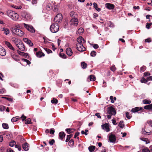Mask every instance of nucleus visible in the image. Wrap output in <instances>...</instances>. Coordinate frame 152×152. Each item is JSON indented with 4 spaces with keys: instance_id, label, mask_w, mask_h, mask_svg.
I'll use <instances>...</instances> for the list:
<instances>
[{
    "instance_id": "1",
    "label": "nucleus",
    "mask_w": 152,
    "mask_h": 152,
    "mask_svg": "<svg viewBox=\"0 0 152 152\" xmlns=\"http://www.w3.org/2000/svg\"><path fill=\"white\" fill-rule=\"evenodd\" d=\"M77 43L76 44V48L80 52H83L86 50V48L84 46L83 44L85 41L82 37H80L77 39Z\"/></svg>"
},
{
    "instance_id": "2",
    "label": "nucleus",
    "mask_w": 152,
    "mask_h": 152,
    "mask_svg": "<svg viewBox=\"0 0 152 152\" xmlns=\"http://www.w3.org/2000/svg\"><path fill=\"white\" fill-rule=\"evenodd\" d=\"M7 15L13 20H17L19 18L18 14L15 12L11 10H9L7 11Z\"/></svg>"
},
{
    "instance_id": "3",
    "label": "nucleus",
    "mask_w": 152,
    "mask_h": 152,
    "mask_svg": "<svg viewBox=\"0 0 152 152\" xmlns=\"http://www.w3.org/2000/svg\"><path fill=\"white\" fill-rule=\"evenodd\" d=\"M107 113L108 115H107V116L108 119H110L112 115H115L116 114V111L113 107H110L107 108Z\"/></svg>"
},
{
    "instance_id": "4",
    "label": "nucleus",
    "mask_w": 152,
    "mask_h": 152,
    "mask_svg": "<svg viewBox=\"0 0 152 152\" xmlns=\"http://www.w3.org/2000/svg\"><path fill=\"white\" fill-rule=\"evenodd\" d=\"M11 31L13 34L22 37L24 34V33L23 31L16 28H12Z\"/></svg>"
},
{
    "instance_id": "5",
    "label": "nucleus",
    "mask_w": 152,
    "mask_h": 152,
    "mask_svg": "<svg viewBox=\"0 0 152 152\" xmlns=\"http://www.w3.org/2000/svg\"><path fill=\"white\" fill-rule=\"evenodd\" d=\"M59 29V26L57 23L52 24L50 27V31L53 33L57 32L58 31Z\"/></svg>"
},
{
    "instance_id": "6",
    "label": "nucleus",
    "mask_w": 152,
    "mask_h": 152,
    "mask_svg": "<svg viewBox=\"0 0 152 152\" xmlns=\"http://www.w3.org/2000/svg\"><path fill=\"white\" fill-rule=\"evenodd\" d=\"M24 27L29 31L31 33H34L35 31L34 28L31 26L23 23Z\"/></svg>"
},
{
    "instance_id": "7",
    "label": "nucleus",
    "mask_w": 152,
    "mask_h": 152,
    "mask_svg": "<svg viewBox=\"0 0 152 152\" xmlns=\"http://www.w3.org/2000/svg\"><path fill=\"white\" fill-rule=\"evenodd\" d=\"M78 23V20L77 18H73L70 21V24L75 26H77Z\"/></svg>"
},
{
    "instance_id": "8",
    "label": "nucleus",
    "mask_w": 152,
    "mask_h": 152,
    "mask_svg": "<svg viewBox=\"0 0 152 152\" xmlns=\"http://www.w3.org/2000/svg\"><path fill=\"white\" fill-rule=\"evenodd\" d=\"M62 15L61 14H58L54 18V22H59L62 20Z\"/></svg>"
},
{
    "instance_id": "9",
    "label": "nucleus",
    "mask_w": 152,
    "mask_h": 152,
    "mask_svg": "<svg viewBox=\"0 0 152 152\" xmlns=\"http://www.w3.org/2000/svg\"><path fill=\"white\" fill-rule=\"evenodd\" d=\"M20 50L23 51L25 50L24 46L21 41H20L18 44L16 45Z\"/></svg>"
},
{
    "instance_id": "10",
    "label": "nucleus",
    "mask_w": 152,
    "mask_h": 152,
    "mask_svg": "<svg viewBox=\"0 0 152 152\" xmlns=\"http://www.w3.org/2000/svg\"><path fill=\"white\" fill-rule=\"evenodd\" d=\"M109 140L110 142L115 143L116 141V137L115 135L111 134L109 136Z\"/></svg>"
},
{
    "instance_id": "11",
    "label": "nucleus",
    "mask_w": 152,
    "mask_h": 152,
    "mask_svg": "<svg viewBox=\"0 0 152 152\" xmlns=\"http://www.w3.org/2000/svg\"><path fill=\"white\" fill-rule=\"evenodd\" d=\"M101 126L102 129L106 132L110 131V129L109 128V125L108 124H104L102 125Z\"/></svg>"
},
{
    "instance_id": "12",
    "label": "nucleus",
    "mask_w": 152,
    "mask_h": 152,
    "mask_svg": "<svg viewBox=\"0 0 152 152\" xmlns=\"http://www.w3.org/2000/svg\"><path fill=\"white\" fill-rule=\"evenodd\" d=\"M23 40L29 46H33V43L28 39L24 38L23 39Z\"/></svg>"
},
{
    "instance_id": "13",
    "label": "nucleus",
    "mask_w": 152,
    "mask_h": 152,
    "mask_svg": "<svg viewBox=\"0 0 152 152\" xmlns=\"http://www.w3.org/2000/svg\"><path fill=\"white\" fill-rule=\"evenodd\" d=\"M5 45L9 48L10 50L12 51H15V48L13 47L12 45L9 42H5Z\"/></svg>"
},
{
    "instance_id": "14",
    "label": "nucleus",
    "mask_w": 152,
    "mask_h": 152,
    "mask_svg": "<svg viewBox=\"0 0 152 152\" xmlns=\"http://www.w3.org/2000/svg\"><path fill=\"white\" fill-rule=\"evenodd\" d=\"M6 51L2 46L0 45V55L2 56H4L6 54Z\"/></svg>"
},
{
    "instance_id": "15",
    "label": "nucleus",
    "mask_w": 152,
    "mask_h": 152,
    "mask_svg": "<svg viewBox=\"0 0 152 152\" xmlns=\"http://www.w3.org/2000/svg\"><path fill=\"white\" fill-rule=\"evenodd\" d=\"M105 7L109 10H113L115 7L113 4L110 3H106L105 4Z\"/></svg>"
},
{
    "instance_id": "16",
    "label": "nucleus",
    "mask_w": 152,
    "mask_h": 152,
    "mask_svg": "<svg viewBox=\"0 0 152 152\" xmlns=\"http://www.w3.org/2000/svg\"><path fill=\"white\" fill-rule=\"evenodd\" d=\"M66 52L67 54L69 56H71L72 54V51L71 48H69L66 49Z\"/></svg>"
},
{
    "instance_id": "17",
    "label": "nucleus",
    "mask_w": 152,
    "mask_h": 152,
    "mask_svg": "<svg viewBox=\"0 0 152 152\" xmlns=\"http://www.w3.org/2000/svg\"><path fill=\"white\" fill-rule=\"evenodd\" d=\"M22 146L23 149L25 151H28L29 149L28 144L26 142L23 144Z\"/></svg>"
},
{
    "instance_id": "18",
    "label": "nucleus",
    "mask_w": 152,
    "mask_h": 152,
    "mask_svg": "<svg viewBox=\"0 0 152 152\" xmlns=\"http://www.w3.org/2000/svg\"><path fill=\"white\" fill-rule=\"evenodd\" d=\"M1 30L3 31L4 34L7 35L9 34L10 33V31L9 29L7 28H1Z\"/></svg>"
},
{
    "instance_id": "19",
    "label": "nucleus",
    "mask_w": 152,
    "mask_h": 152,
    "mask_svg": "<svg viewBox=\"0 0 152 152\" xmlns=\"http://www.w3.org/2000/svg\"><path fill=\"white\" fill-rule=\"evenodd\" d=\"M12 41L15 43V44L16 45V44H18L20 41V40L17 39L15 37H12Z\"/></svg>"
},
{
    "instance_id": "20",
    "label": "nucleus",
    "mask_w": 152,
    "mask_h": 152,
    "mask_svg": "<svg viewBox=\"0 0 152 152\" xmlns=\"http://www.w3.org/2000/svg\"><path fill=\"white\" fill-rule=\"evenodd\" d=\"M142 109L141 107H136L132 109V112L133 113L136 112L140 110H141Z\"/></svg>"
},
{
    "instance_id": "21",
    "label": "nucleus",
    "mask_w": 152,
    "mask_h": 152,
    "mask_svg": "<svg viewBox=\"0 0 152 152\" xmlns=\"http://www.w3.org/2000/svg\"><path fill=\"white\" fill-rule=\"evenodd\" d=\"M36 55L37 57L39 58H41L42 56H45L44 54L40 51L37 52Z\"/></svg>"
},
{
    "instance_id": "22",
    "label": "nucleus",
    "mask_w": 152,
    "mask_h": 152,
    "mask_svg": "<svg viewBox=\"0 0 152 152\" xmlns=\"http://www.w3.org/2000/svg\"><path fill=\"white\" fill-rule=\"evenodd\" d=\"M59 138L61 139V140H63L65 136V134H64V132H60L59 133Z\"/></svg>"
},
{
    "instance_id": "23",
    "label": "nucleus",
    "mask_w": 152,
    "mask_h": 152,
    "mask_svg": "<svg viewBox=\"0 0 152 152\" xmlns=\"http://www.w3.org/2000/svg\"><path fill=\"white\" fill-rule=\"evenodd\" d=\"M70 16L73 18H77V14L73 12H71L70 13Z\"/></svg>"
},
{
    "instance_id": "24",
    "label": "nucleus",
    "mask_w": 152,
    "mask_h": 152,
    "mask_svg": "<svg viewBox=\"0 0 152 152\" xmlns=\"http://www.w3.org/2000/svg\"><path fill=\"white\" fill-rule=\"evenodd\" d=\"M140 139L141 140L145 142L146 144H148L150 143L149 140L147 138H145L144 137H140Z\"/></svg>"
},
{
    "instance_id": "25",
    "label": "nucleus",
    "mask_w": 152,
    "mask_h": 152,
    "mask_svg": "<svg viewBox=\"0 0 152 152\" xmlns=\"http://www.w3.org/2000/svg\"><path fill=\"white\" fill-rule=\"evenodd\" d=\"M94 7L96 9L98 12H99L101 10L100 8L98 7L97 4L95 3H94L93 4Z\"/></svg>"
},
{
    "instance_id": "26",
    "label": "nucleus",
    "mask_w": 152,
    "mask_h": 152,
    "mask_svg": "<svg viewBox=\"0 0 152 152\" xmlns=\"http://www.w3.org/2000/svg\"><path fill=\"white\" fill-rule=\"evenodd\" d=\"M83 28H80L77 32V34L79 35H81L83 33Z\"/></svg>"
},
{
    "instance_id": "27",
    "label": "nucleus",
    "mask_w": 152,
    "mask_h": 152,
    "mask_svg": "<svg viewBox=\"0 0 152 152\" xmlns=\"http://www.w3.org/2000/svg\"><path fill=\"white\" fill-rule=\"evenodd\" d=\"M144 108L146 110H152V104L147 105L144 107Z\"/></svg>"
},
{
    "instance_id": "28",
    "label": "nucleus",
    "mask_w": 152,
    "mask_h": 152,
    "mask_svg": "<svg viewBox=\"0 0 152 152\" xmlns=\"http://www.w3.org/2000/svg\"><path fill=\"white\" fill-rule=\"evenodd\" d=\"M143 103L144 104H150L151 103V101L150 100L145 99L143 100Z\"/></svg>"
},
{
    "instance_id": "29",
    "label": "nucleus",
    "mask_w": 152,
    "mask_h": 152,
    "mask_svg": "<svg viewBox=\"0 0 152 152\" xmlns=\"http://www.w3.org/2000/svg\"><path fill=\"white\" fill-rule=\"evenodd\" d=\"M66 130L67 132L69 134L73 132L74 131V129L71 128L67 129Z\"/></svg>"
},
{
    "instance_id": "30",
    "label": "nucleus",
    "mask_w": 152,
    "mask_h": 152,
    "mask_svg": "<svg viewBox=\"0 0 152 152\" xmlns=\"http://www.w3.org/2000/svg\"><path fill=\"white\" fill-rule=\"evenodd\" d=\"M95 148V146L92 145L90 146H89L88 147V149L89 151L90 152H92L94 151Z\"/></svg>"
},
{
    "instance_id": "31",
    "label": "nucleus",
    "mask_w": 152,
    "mask_h": 152,
    "mask_svg": "<svg viewBox=\"0 0 152 152\" xmlns=\"http://www.w3.org/2000/svg\"><path fill=\"white\" fill-rule=\"evenodd\" d=\"M19 117L18 116L13 117L11 119V121L13 122H15L17 121L19 119Z\"/></svg>"
},
{
    "instance_id": "32",
    "label": "nucleus",
    "mask_w": 152,
    "mask_h": 152,
    "mask_svg": "<svg viewBox=\"0 0 152 152\" xmlns=\"http://www.w3.org/2000/svg\"><path fill=\"white\" fill-rule=\"evenodd\" d=\"M15 60L17 61V58L16 56V53H15V51H12L11 52V56H12L13 57V56H14L15 54Z\"/></svg>"
},
{
    "instance_id": "33",
    "label": "nucleus",
    "mask_w": 152,
    "mask_h": 152,
    "mask_svg": "<svg viewBox=\"0 0 152 152\" xmlns=\"http://www.w3.org/2000/svg\"><path fill=\"white\" fill-rule=\"evenodd\" d=\"M26 20H28L31 18V15L28 14H26V15L23 16Z\"/></svg>"
},
{
    "instance_id": "34",
    "label": "nucleus",
    "mask_w": 152,
    "mask_h": 152,
    "mask_svg": "<svg viewBox=\"0 0 152 152\" xmlns=\"http://www.w3.org/2000/svg\"><path fill=\"white\" fill-rule=\"evenodd\" d=\"M90 80L91 81H94L96 80V77L94 75H91L90 76Z\"/></svg>"
},
{
    "instance_id": "35",
    "label": "nucleus",
    "mask_w": 152,
    "mask_h": 152,
    "mask_svg": "<svg viewBox=\"0 0 152 152\" xmlns=\"http://www.w3.org/2000/svg\"><path fill=\"white\" fill-rule=\"evenodd\" d=\"M58 101V100L56 99L53 98L52 100H51V102L52 104H56Z\"/></svg>"
},
{
    "instance_id": "36",
    "label": "nucleus",
    "mask_w": 152,
    "mask_h": 152,
    "mask_svg": "<svg viewBox=\"0 0 152 152\" xmlns=\"http://www.w3.org/2000/svg\"><path fill=\"white\" fill-rule=\"evenodd\" d=\"M123 121H121L118 124V126L120 127L123 128L124 126V125L123 124Z\"/></svg>"
},
{
    "instance_id": "37",
    "label": "nucleus",
    "mask_w": 152,
    "mask_h": 152,
    "mask_svg": "<svg viewBox=\"0 0 152 152\" xmlns=\"http://www.w3.org/2000/svg\"><path fill=\"white\" fill-rule=\"evenodd\" d=\"M110 99L111 100V102L112 103H113L114 102V101L116 100V98L115 97L113 98V96H111L110 97Z\"/></svg>"
},
{
    "instance_id": "38",
    "label": "nucleus",
    "mask_w": 152,
    "mask_h": 152,
    "mask_svg": "<svg viewBox=\"0 0 152 152\" xmlns=\"http://www.w3.org/2000/svg\"><path fill=\"white\" fill-rule=\"evenodd\" d=\"M87 65V64L84 62H82L81 63V66L82 67L83 69H85Z\"/></svg>"
},
{
    "instance_id": "39",
    "label": "nucleus",
    "mask_w": 152,
    "mask_h": 152,
    "mask_svg": "<svg viewBox=\"0 0 152 152\" xmlns=\"http://www.w3.org/2000/svg\"><path fill=\"white\" fill-rule=\"evenodd\" d=\"M16 144V142L14 141H12L9 143V145L12 147H13Z\"/></svg>"
},
{
    "instance_id": "40",
    "label": "nucleus",
    "mask_w": 152,
    "mask_h": 152,
    "mask_svg": "<svg viewBox=\"0 0 152 152\" xmlns=\"http://www.w3.org/2000/svg\"><path fill=\"white\" fill-rule=\"evenodd\" d=\"M142 133L143 134L148 135L150 134V132H146L145 129H142Z\"/></svg>"
},
{
    "instance_id": "41",
    "label": "nucleus",
    "mask_w": 152,
    "mask_h": 152,
    "mask_svg": "<svg viewBox=\"0 0 152 152\" xmlns=\"http://www.w3.org/2000/svg\"><path fill=\"white\" fill-rule=\"evenodd\" d=\"M31 119L29 118L25 121V123L26 124H31Z\"/></svg>"
},
{
    "instance_id": "42",
    "label": "nucleus",
    "mask_w": 152,
    "mask_h": 152,
    "mask_svg": "<svg viewBox=\"0 0 152 152\" xmlns=\"http://www.w3.org/2000/svg\"><path fill=\"white\" fill-rule=\"evenodd\" d=\"M2 126L3 128L4 129H7L8 128V125L5 123H3L2 124Z\"/></svg>"
},
{
    "instance_id": "43",
    "label": "nucleus",
    "mask_w": 152,
    "mask_h": 152,
    "mask_svg": "<svg viewBox=\"0 0 152 152\" xmlns=\"http://www.w3.org/2000/svg\"><path fill=\"white\" fill-rule=\"evenodd\" d=\"M141 82L142 83H147L148 82L147 80H146V78H145L143 77H142L141 80Z\"/></svg>"
},
{
    "instance_id": "44",
    "label": "nucleus",
    "mask_w": 152,
    "mask_h": 152,
    "mask_svg": "<svg viewBox=\"0 0 152 152\" xmlns=\"http://www.w3.org/2000/svg\"><path fill=\"white\" fill-rule=\"evenodd\" d=\"M91 56L92 57H94L96 55V52L94 51H92L90 54Z\"/></svg>"
},
{
    "instance_id": "45",
    "label": "nucleus",
    "mask_w": 152,
    "mask_h": 152,
    "mask_svg": "<svg viewBox=\"0 0 152 152\" xmlns=\"http://www.w3.org/2000/svg\"><path fill=\"white\" fill-rule=\"evenodd\" d=\"M72 136V134H70L69 135H67V138L66 140V142H68L69 141V139H70L71 137Z\"/></svg>"
},
{
    "instance_id": "46",
    "label": "nucleus",
    "mask_w": 152,
    "mask_h": 152,
    "mask_svg": "<svg viewBox=\"0 0 152 152\" xmlns=\"http://www.w3.org/2000/svg\"><path fill=\"white\" fill-rule=\"evenodd\" d=\"M12 7L17 9H20L22 8V7L21 6H17L14 5H12Z\"/></svg>"
},
{
    "instance_id": "47",
    "label": "nucleus",
    "mask_w": 152,
    "mask_h": 152,
    "mask_svg": "<svg viewBox=\"0 0 152 152\" xmlns=\"http://www.w3.org/2000/svg\"><path fill=\"white\" fill-rule=\"evenodd\" d=\"M22 61H23L26 62L27 63V64L28 65L30 64L31 63L30 61H29V60H28L27 59H24V58L22 59Z\"/></svg>"
},
{
    "instance_id": "48",
    "label": "nucleus",
    "mask_w": 152,
    "mask_h": 152,
    "mask_svg": "<svg viewBox=\"0 0 152 152\" xmlns=\"http://www.w3.org/2000/svg\"><path fill=\"white\" fill-rule=\"evenodd\" d=\"M110 69L113 72L115 71L116 69V68L115 67V65H112V66L110 67Z\"/></svg>"
},
{
    "instance_id": "49",
    "label": "nucleus",
    "mask_w": 152,
    "mask_h": 152,
    "mask_svg": "<svg viewBox=\"0 0 152 152\" xmlns=\"http://www.w3.org/2000/svg\"><path fill=\"white\" fill-rule=\"evenodd\" d=\"M152 25V23H147L146 25V28L148 29L150 28V26Z\"/></svg>"
},
{
    "instance_id": "50",
    "label": "nucleus",
    "mask_w": 152,
    "mask_h": 152,
    "mask_svg": "<svg viewBox=\"0 0 152 152\" xmlns=\"http://www.w3.org/2000/svg\"><path fill=\"white\" fill-rule=\"evenodd\" d=\"M44 49L48 54L51 53L52 52V51L50 50L47 48H45Z\"/></svg>"
},
{
    "instance_id": "51",
    "label": "nucleus",
    "mask_w": 152,
    "mask_h": 152,
    "mask_svg": "<svg viewBox=\"0 0 152 152\" xmlns=\"http://www.w3.org/2000/svg\"><path fill=\"white\" fill-rule=\"evenodd\" d=\"M43 39L44 40V43L45 44H48V43H50L48 41V39L47 38L43 37Z\"/></svg>"
},
{
    "instance_id": "52",
    "label": "nucleus",
    "mask_w": 152,
    "mask_h": 152,
    "mask_svg": "<svg viewBox=\"0 0 152 152\" xmlns=\"http://www.w3.org/2000/svg\"><path fill=\"white\" fill-rule=\"evenodd\" d=\"M5 109V107L4 106L2 105L0 106V111H2L4 110Z\"/></svg>"
},
{
    "instance_id": "53",
    "label": "nucleus",
    "mask_w": 152,
    "mask_h": 152,
    "mask_svg": "<svg viewBox=\"0 0 152 152\" xmlns=\"http://www.w3.org/2000/svg\"><path fill=\"white\" fill-rule=\"evenodd\" d=\"M146 80L147 82L152 80V76H149L146 77Z\"/></svg>"
},
{
    "instance_id": "54",
    "label": "nucleus",
    "mask_w": 152,
    "mask_h": 152,
    "mask_svg": "<svg viewBox=\"0 0 152 152\" xmlns=\"http://www.w3.org/2000/svg\"><path fill=\"white\" fill-rule=\"evenodd\" d=\"M146 69V67L145 66H143L140 68V70L141 72H144Z\"/></svg>"
},
{
    "instance_id": "55",
    "label": "nucleus",
    "mask_w": 152,
    "mask_h": 152,
    "mask_svg": "<svg viewBox=\"0 0 152 152\" xmlns=\"http://www.w3.org/2000/svg\"><path fill=\"white\" fill-rule=\"evenodd\" d=\"M126 117L128 119H129L131 118L132 116L129 114V113L127 112L126 113Z\"/></svg>"
},
{
    "instance_id": "56",
    "label": "nucleus",
    "mask_w": 152,
    "mask_h": 152,
    "mask_svg": "<svg viewBox=\"0 0 152 152\" xmlns=\"http://www.w3.org/2000/svg\"><path fill=\"white\" fill-rule=\"evenodd\" d=\"M54 142V139H52L50 141H49V143L50 145H52L53 144Z\"/></svg>"
},
{
    "instance_id": "57",
    "label": "nucleus",
    "mask_w": 152,
    "mask_h": 152,
    "mask_svg": "<svg viewBox=\"0 0 152 152\" xmlns=\"http://www.w3.org/2000/svg\"><path fill=\"white\" fill-rule=\"evenodd\" d=\"M26 117L24 115H22L21 117H19V118H22V121H24V120H25L26 119Z\"/></svg>"
},
{
    "instance_id": "58",
    "label": "nucleus",
    "mask_w": 152,
    "mask_h": 152,
    "mask_svg": "<svg viewBox=\"0 0 152 152\" xmlns=\"http://www.w3.org/2000/svg\"><path fill=\"white\" fill-rule=\"evenodd\" d=\"M37 0H32L31 3L32 4H36L37 3Z\"/></svg>"
},
{
    "instance_id": "59",
    "label": "nucleus",
    "mask_w": 152,
    "mask_h": 152,
    "mask_svg": "<svg viewBox=\"0 0 152 152\" xmlns=\"http://www.w3.org/2000/svg\"><path fill=\"white\" fill-rule=\"evenodd\" d=\"M15 148H17L19 151H20L21 150V146L19 145H15Z\"/></svg>"
},
{
    "instance_id": "60",
    "label": "nucleus",
    "mask_w": 152,
    "mask_h": 152,
    "mask_svg": "<svg viewBox=\"0 0 152 152\" xmlns=\"http://www.w3.org/2000/svg\"><path fill=\"white\" fill-rule=\"evenodd\" d=\"M55 132V130L54 129H51L50 130V134H54Z\"/></svg>"
},
{
    "instance_id": "61",
    "label": "nucleus",
    "mask_w": 152,
    "mask_h": 152,
    "mask_svg": "<svg viewBox=\"0 0 152 152\" xmlns=\"http://www.w3.org/2000/svg\"><path fill=\"white\" fill-rule=\"evenodd\" d=\"M5 92V90L4 88H2L0 89V94H2Z\"/></svg>"
},
{
    "instance_id": "62",
    "label": "nucleus",
    "mask_w": 152,
    "mask_h": 152,
    "mask_svg": "<svg viewBox=\"0 0 152 152\" xmlns=\"http://www.w3.org/2000/svg\"><path fill=\"white\" fill-rule=\"evenodd\" d=\"M69 143L71 145H73L74 144V141L73 140L71 139L69 141Z\"/></svg>"
},
{
    "instance_id": "63",
    "label": "nucleus",
    "mask_w": 152,
    "mask_h": 152,
    "mask_svg": "<svg viewBox=\"0 0 152 152\" xmlns=\"http://www.w3.org/2000/svg\"><path fill=\"white\" fill-rule=\"evenodd\" d=\"M148 124L150 127L152 126V121H148L147 122Z\"/></svg>"
},
{
    "instance_id": "64",
    "label": "nucleus",
    "mask_w": 152,
    "mask_h": 152,
    "mask_svg": "<svg viewBox=\"0 0 152 152\" xmlns=\"http://www.w3.org/2000/svg\"><path fill=\"white\" fill-rule=\"evenodd\" d=\"M142 152H150L148 149L147 148L144 149L142 150Z\"/></svg>"
}]
</instances>
